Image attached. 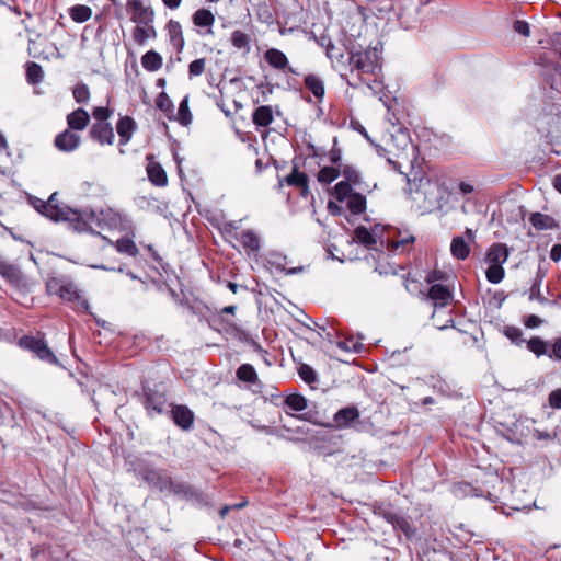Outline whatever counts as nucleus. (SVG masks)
<instances>
[{
	"label": "nucleus",
	"mask_w": 561,
	"mask_h": 561,
	"mask_svg": "<svg viewBox=\"0 0 561 561\" xmlns=\"http://www.w3.org/2000/svg\"><path fill=\"white\" fill-rule=\"evenodd\" d=\"M550 259L553 262H559L561 260V243H556L552 245L550 251Z\"/></svg>",
	"instance_id": "obj_64"
},
{
	"label": "nucleus",
	"mask_w": 561,
	"mask_h": 561,
	"mask_svg": "<svg viewBox=\"0 0 561 561\" xmlns=\"http://www.w3.org/2000/svg\"><path fill=\"white\" fill-rule=\"evenodd\" d=\"M137 128V123L133 117L128 115L121 116L116 123V131L119 137V146H126L131 140L133 135Z\"/></svg>",
	"instance_id": "obj_14"
},
{
	"label": "nucleus",
	"mask_w": 561,
	"mask_h": 561,
	"mask_svg": "<svg viewBox=\"0 0 561 561\" xmlns=\"http://www.w3.org/2000/svg\"><path fill=\"white\" fill-rule=\"evenodd\" d=\"M231 44L234 48L243 50L244 54H249L251 50L250 36L241 30H236L231 33Z\"/></svg>",
	"instance_id": "obj_31"
},
{
	"label": "nucleus",
	"mask_w": 561,
	"mask_h": 561,
	"mask_svg": "<svg viewBox=\"0 0 561 561\" xmlns=\"http://www.w3.org/2000/svg\"><path fill=\"white\" fill-rule=\"evenodd\" d=\"M347 207L354 215H359L366 209V197L360 193H353L347 199Z\"/></svg>",
	"instance_id": "obj_34"
},
{
	"label": "nucleus",
	"mask_w": 561,
	"mask_h": 561,
	"mask_svg": "<svg viewBox=\"0 0 561 561\" xmlns=\"http://www.w3.org/2000/svg\"><path fill=\"white\" fill-rule=\"evenodd\" d=\"M450 251L453 256L458 260H466L470 254V248L462 236L453 238Z\"/></svg>",
	"instance_id": "obj_29"
},
{
	"label": "nucleus",
	"mask_w": 561,
	"mask_h": 561,
	"mask_svg": "<svg viewBox=\"0 0 561 561\" xmlns=\"http://www.w3.org/2000/svg\"><path fill=\"white\" fill-rule=\"evenodd\" d=\"M144 393L146 409L158 414L162 413L167 403L164 392L157 388L144 387Z\"/></svg>",
	"instance_id": "obj_11"
},
{
	"label": "nucleus",
	"mask_w": 561,
	"mask_h": 561,
	"mask_svg": "<svg viewBox=\"0 0 561 561\" xmlns=\"http://www.w3.org/2000/svg\"><path fill=\"white\" fill-rule=\"evenodd\" d=\"M58 296L64 300L77 302L79 308L83 309L87 313H90L88 300L80 296L77 286L72 283H64L62 286H59Z\"/></svg>",
	"instance_id": "obj_17"
},
{
	"label": "nucleus",
	"mask_w": 561,
	"mask_h": 561,
	"mask_svg": "<svg viewBox=\"0 0 561 561\" xmlns=\"http://www.w3.org/2000/svg\"><path fill=\"white\" fill-rule=\"evenodd\" d=\"M359 410L354 407H345L340 409L333 416V427L336 430L354 428L360 431L363 423L359 420Z\"/></svg>",
	"instance_id": "obj_6"
},
{
	"label": "nucleus",
	"mask_w": 561,
	"mask_h": 561,
	"mask_svg": "<svg viewBox=\"0 0 561 561\" xmlns=\"http://www.w3.org/2000/svg\"><path fill=\"white\" fill-rule=\"evenodd\" d=\"M392 138L401 144L403 153L411 157L410 162H412L416 157V147L410 141L408 131L399 129L397 137Z\"/></svg>",
	"instance_id": "obj_32"
},
{
	"label": "nucleus",
	"mask_w": 561,
	"mask_h": 561,
	"mask_svg": "<svg viewBox=\"0 0 561 561\" xmlns=\"http://www.w3.org/2000/svg\"><path fill=\"white\" fill-rule=\"evenodd\" d=\"M92 15V10L82 4H77L70 9V16L77 23L87 22Z\"/></svg>",
	"instance_id": "obj_40"
},
{
	"label": "nucleus",
	"mask_w": 561,
	"mask_h": 561,
	"mask_svg": "<svg viewBox=\"0 0 561 561\" xmlns=\"http://www.w3.org/2000/svg\"><path fill=\"white\" fill-rule=\"evenodd\" d=\"M298 375L308 385H312L318 381L316 370L308 364H301L298 367Z\"/></svg>",
	"instance_id": "obj_47"
},
{
	"label": "nucleus",
	"mask_w": 561,
	"mask_h": 561,
	"mask_svg": "<svg viewBox=\"0 0 561 561\" xmlns=\"http://www.w3.org/2000/svg\"><path fill=\"white\" fill-rule=\"evenodd\" d=\"M128 9L131 11V20L137 25H149L153 21V11L149 7H145L141 0H129L127 3Z\"/></svg>",
	"instance_id": "obj_10"
},
{
	"label": "nucleus",
	"mask_w": 561,
	"mask_h": 561,
	"mask_svg": "<svg viewBox=\"0 0 561 561\" xmlns=\"http://www.w3.org/2000/svg\"><path fill=\"white\" fill-rule=\"evenodd\" d=\"M286 265L287 256L279 252H270L265 257V266L267 268L285 273L286 275H296L302 273L305 270L304 266L286 268Z\"/></svg>",
	"instance_id": "obj_8"
},
{
	"label": "nucleus",
	"mask_w": 561,
	"mask_h": 561,
	"mask_svg": "<svg viewBox=\"0 0 561 561\" xmlns=\"http://www.w3.org/2000/svg\"><path fill=\"white\" fill-rule=\"evenodd\" d=\"M285 404L293 411L300 412L304 411L307 405V399L300 393H291L285 398Z\"/></svg>",
	"instance_id": "obj_38"
},
{
	"label": "nucleus",
	"mask_w": 561,
	"mask_h": 561,
	"mask_svg": "<svg viewBox=\"0 0 561 561\" xmlns=\"http://www.w3.org/2000/svg\"><path fill=\"white\" fill-rule=\"evenodd\" d=\"M513 28L516 33L528 37L530 35V27L526 21L516 20L513 24Z\"/></svg>",
	"instance_id": "obj_58"
},
{
	"label": "nucleus",
	"mask_w": 561,
	"mask_h": 561,
	"mask_svg": "<svg viewBox=\"0 0 561 561\" xmlns=\"http://www.w3.org/2000/svg\"><path fill=\"white\" fill-rule=\"evenodd\" d=\"M379 514L386 519L387 523L392 525L396 530L403 533L408 539H411L415 536V529L411 526L410 522L403 514L391 508L381 507L379 508Z\"/></svg>",
	"instance_id": "obj_7"
},
{
	"label": "nucleus",
	"mask_w": 561,
	"mask_h": 561,
	"mask_svg": "<svg viewBox=\"0 0 561 561\" xmlns=\"http://www.w3.org/2000/svg\"><path fill=\"white\" fill-rule=\"evenodd\" d=\"M327 57L334 61H341L343 59L344 55L341 53L339 48H336L331 41H328L327 49H325Z\"/></svg>",
	"instance_id": "obj_55"
},
{
	"label": "nucleus",
	"mask_w": 561,
	"mask_h": 561,
	"mask_svg": "<svg viewBox=\"0 0 561 561\" xmlns=\"http://www.w3.org/2000/svg\"><path fill=\"white\" fill-rule=\"evenodd\" d=\"M134 470L149 486L161 492L169 490L172 485L171 478L164 470L156 468L145 459H138L134 465Z\"/></svg>",
	"instance_id": "obj_4"
},
{
	"label": "nucleus",
	"mask_w": 561,
	"mask_h": 561,
	"mask_svg": "<svg viewBox=\"0 0 561 561\" xmlns=\"http://www.w3.org/2000/svg\"><path fill=\"white\" fill-rule=\"evenodd\" d=\"M141 65L147 71H157L162 67V57L157 51L149 50L141 57Z\"/></svg>",
	"instance_id": "obj_33"
},
{
	"label": "nucleus",
	"mask_w": 561,
	"mask_h": 561,
	"mask_svg": "<svg viewBox=\"0 0 561 561\" xmlns=\"http://www.w3.org/2000/svg\"><path fill=\"white\" fill-rule=\"evenodd\" d=\"M115 248L119 253L127 254L129 256H137L139 250L136 243L129 238H121L115 242Z\"/></svg>",
	"instance_id": "obj_37"
},
{
	"label": "nucleus",
	"mask_w": 561,
	"mask_h": 561,
	"mask_svg": "<svg viewBox=\"0 0 561 561\" xmlns=\"http://www.w3.org/2000/svg\"><path fill=\"white\" fill-rule=\"evenodd\" d=\"M367 47L366 49H357L355 46L348 50V66L352 72H357L358 77L363 75H375L381 68L379 46Z\"/></svg>",
	"instance_id": "obj_3"
},
{
	"label": "nucleus",
	"mask_w": 561,
	"mask_h": 561,
	"mask_svg": "<svg viewBox=\"0 0 561 561\" xmlns=\"http://www.w3.org/2000/svg\"><path fill=\"white\" fill-rule=\"evenodd\" d=\"M337 347L345 352L360 353L364 350V345L354 339H345L337 342Z\"/></svg>",
	"instance_id": "obj_49"
},
{
	"label": "nucleus",
	"mask_w": 561,
	"mask_h": 561,
	"mask_svg": "<svg viewBox=\"0 0 561 561\" xmlns=\"http://www.w3.org/2000/svg\"><path fill=\"white\" fill-rule=\"evenodd\" d=\"M18 346L24 351L35 353V336L33 335H21L18 333V340L15 341Z\"/></svg>",
	"instance_id": "obj_51"
},
{
	"label": "nucleus",
	"mask_w": 561,
	"mask_h": 561,
	"mask_svg": "<svg viewBox=\"0 0 561 561\" xmlns=\"http://www.w3.org/2000/svg\"><path fill=\"white\" fill-rule=\"evenodd\" d=\"M306 88L313 94V96L321 101L324 96V83L323 80L316 75H307L304 79Z\"/></svg>",
	"instance_id": "obj_26"
},
{
	"label": "nucleus",
	"mask_w": 561,
	"mask_h": 561,
	"mask_svg": "<svg viewBox=\"0 0 561 561\" xmlns=\"http://www.w3.org/2000/svg\"><path fill=\"white\" fill-rule=\"evenodd\" d=\"M548 356L550 358L561 360V337H558L553 341L551 346V353H549Z\"/></svg>",
	"instance_id": "obj_61"
},
{
	"label": "nucleus",
	"mask_w": 561,
	"mask_h": 561,
	"mask_svg": "<svg viewBox=\"0 0 561 561\" xmlns=\"http://www.w3.org/2000/svg\"><path fill=\"white\" fill-rule=\"evenodd\" d=\"M378 227H375L373 231H369L364 226H358L354 230V240L366 248L370 249L377 243L376 233Z\"/></svg>",
	"instance_id": "obj_25"
},
{
	"label": "nucleus",
	"mask_w": 561,
	"mask_h": 561,
	"mask_svg": "<svg viewBox=\"0 0 561 561\" xmlns=\"http://www.w3.org/2000/svg\"><path fill=\"white\" fill-rule=\"evenodd\" d=\"M548 401L552 409H561V388L552 390L548 396Z\"/></svg>",
	"instance_id": "obj_57"
},
{
	"label": "nucleus",
	"mask_w": 561,
	"mask_h": 561,
	"mask_svg": "<svg viewBox=\"0 0 561 561\" xmlns=\"http://www.w3.org/2000/svg\"><path fill=\"white\" fill-rule=\"evenodd\" d=\"M486 279L492 284H499L505 276L503 265L489 264L485 272Z\"/></svg>",
	"instance_id": "obj_43"
},
{
	"label": "nucleus",
	"mask_w": 561,
	"mask_h": 561,
	"mask_svg": "<svg viewBox=\"0 0 561 561\" xmlns=\"http://www.w3.org/2000/svg\"><path fill=\"white\" fill-rule=\"evenodd\" d=\"M249 256L256 255L260 250V238L252 230H245L236 239Z\"/></svg>",
	"instance_id": "obj_18"
},
{
	"label": "nucleus",
	"mask_w": 561,
	"mask_h": 561,
	"mask_svg": "<svg viewBox=\"0 0 561 561\" xmlns=\"http://www.w3.org/2000/svg\"><path fill=\"white\" fill-rule=\"evenodd\" d=\"M236 375L243 382L255 383L259 380L256 370L251 364L240 365Z\"/></svg>",
	"instance_id": "obj_35"
},
{
	"label": "nucleus",
	"mask_w": 561,
	"mask_h": 561,
	"mask_svg": "<svg viewBox=\"0 0 561 561\" xmlns=\"http://www.w3.org/2000/svg\"><path fill=\"white\" fill-rule=\"evenodd\" d=\"M55 146L64 152L75 151L81 144V137L71 129H66L55 138Z\"/></svg>",
	"instance_id": "obj_13"
},
{
	"label": "nucleus",
	"mask_w": 561,
	"mask_h": 561,
	"mask_svg": "<svg viewBox=\"0 0 561 561\" xmlns=\"http://www.w3.org/2000/svg\"><path fill=\"white\" fill-rule=\"evenodd\" d=\"M265 61L276 70H285L288 68V58L287 56L277 48H268L264 53Z\"/></svg>",
	"instance_id": "obj_21"
},
{
	"label": "nucleus",
	"mask_w": 561,
	"mask_h": 561,
	"mask_svg": "<svg viewBox=\"0 0 561 561\" xmlns=\"http://www.w3.org/2000/svg\"><path fill=\"white\" fill-rule=\"evenodd\" d=\"M37 213L53 221H67L77 232L100 234L111 227L112 213L110 210H79L68 206H60L57 193L50 195L47 202L37 198Z\"/></svg>",
	"instance_id": "obj_1"
},
{
	"label": "nucleus",
	"mask_w": 561,
	"mask_h": 561,
	"mask_svg": "<svg viewBox=\"0 0 561 561\" xmlns=\"http://www.w3.org/2000/svg\"><path fill=\"white\" fill-rule=\"evenodd\" d=\"M284 181L290 186L301 187L304 196L308 193V176L305 173L299 172L296 167Z\"/></svg>",
	"instance_id": "obj_30"
},
{
	"label": "nucleus",
	"mask_w": 561,
	"mask_h": 561,
	"mask_svg": "<svg viewBox=\"0 0 561 561\" xmlns=\"http://www.w3.org/2000/svg\"><path fill=\"white\" fill-rule=\"evenodd\" d=\"M62 284L64 283H61L58 279H51V280L47 282V284H46L47 293L49 295H58L59 286H62Z\"/></svg>",
	"instance_id": "obj_63"
},
{
	"label": "nucleus",
	"mask_w": 561,
	"mask_h": 561,
	"mask_svg": "<svg viewBox=\"0 0 561 561\" xmlns=\"http://www.w3.org/2000/svg\"><path fill=\"white\" fill-rule=\"evenodd\" d=\"M147 174L149 181L156 186L163 187L168 184V176L164 169L156 161H150L147 164Z\"/></svg>",
	"instance_id": "obj_22"
},
{
	"label": "nucleus",
	"mask_w": 561,
	"mask_h": 561,
	"mask_svg": "<svg viewBox=\"0 0 561 561\" xmlns=\"http://www.w3.org/2000/svg\"><path fill=\"white\" fill-rule=\"evenodd\" d=\"M510 256V250L504 243H494L486 252L488 264L503 265Z\"/></svg>",
	"instance_id": "obj_20"
},
{
	"label": "nucleus",
	"mask_w": 561,
	"mask_h": 561,
	"mask_svg": "<svg viewBox=\"0 0 561 561\" xmlns=\"http://www.w3.org/2000/svg\"><path fill=\"white\" fill-rule=\"evenodd\" d=\"M428 385L436 393H439L443 397L451 398L457 393L455 385L440 377L432 376L428 380Z\"/></svg>",
	"instance_id": "obj_23"
},
{
	"label": "nucleus",
	"mask_w": 561,
	"mask_h": 561,
	"mask_svg": "<svg viewBox=\"0 0 561 561\" xmlns=\"http://www.w3.org/2000/svg\"><path fill=\"white\" fill-rule=\"evenodd\" d=\"M172 420L176 426L184 431L192 428L194 423V412L188 407L183 404H175L171 408Z\"/></svg>",
	"instance_id": "obj_12"
},
{
	"label": "nucleus",
	"mask_w": 561,
	"mask_h": 561,
	"mask_svg": "<svg viewBox=\"0 0 561 561\" xmlns=\"http://www.w3.org/2000/svg\"><path fill=\"white\" fill-rule=\"evenodd\" d=\"M91 138L101 145H113L115 135L110 123H94L90 129Z\"/></svg>",
	"instance_id": "obj_15"
},
{
	"label": "nucleus",
	"mask_w": 561,
	"mask_h": 561,
	"mask_svg": "<svg viewBox=\"0 0 561 561\" xmlns=\"http://www.w3.org/2000/svg\"><path fill=\"white\" fill-rule=\"evenodd\" d=\"M157 107L164 113L173 112V103L165 92H161L156 100Z\"/></svg>",
	"instance_id": "obj_50"
},
{
	"label": "nucleus",
	"mask_w": 561,
	"mask_h": 561,
	"mask_svg": "<svg viewBox=\"0 0 561 561\" xmlns=\"http://www.w3.org/2000/svg\"><path fill=\"white\" fill-rule=\"evenodd\" d=\"M551 88L558 92H561V66L558 65L553 68L551 73Z\"/></svg>",
	"instance_id": "obj_56"
},
{
	"label": "nucleus",
	"mask_w": 561,
	"mask_h": 561,
	"mask_svg": "<svg viewBox=\"0 0 561 561\" xmlns=\"http://www.w3.org/2000/svg\"><path fill=\"white\" fill-rule=\"evenodd\" d=\"M527 348L534 353L537 357L548 355V344L539 336H534L527 342Z\"/></svg>",
	"instance_id": "obj_39"
},
{
	"label": "nucleus",
	"mask_w": 561,
	"mask_h": 561,
	"mask_svg": "<svg viewBox=\"0 0 561 561\" xmlns=\"http://www.w3.org/2000/svg\"><path fill=\"white\" fill-rule=\"evenodd\" d=\"M25 67L27 82L30 84H35V61H27Z\"/></svg>",
	"instance_id": "obj_62"
},
{
	"label": "nucleus",
	"mask_w": 561,
	"mask_h": 561,
	"mask_svg": "<svg viewBox=\"0 0 561 561\" xmlns=\"http://www.w3.org/2000/svg\"><path fill=\"white\" fill-rule=\"evenodd\" d=\"M73 99L77 103L87 104L90 100V90L85 83H78L72 89Z\"/></svg>",
	"instance_id": "obj_46"
},
{
	"label": "nucleus",
	"mask_w": 561,
	"mask_h": 561,
	"mask_svg": "<svg viewBox=\"0 0 561 561\" xmlns=\"http://www.w3.org/2000/svg\"><path fill=\"white\" fill-rule=\"evenodd\" d=\"M529 222L536 230H550L557 226L556 220L551 216L538 211L530 214Z\"/></svg>",
	"instance_id": "obj_27"
},
{
	"label": "nucleus",
	"mask_w": 561,
	"mask_h": 561,
	"mask_svg": "<svg viewBox=\"0 0 561 561\" xmlns=\"http://www.w3.org/2000/svg\"><path fill=\"white\" fill-rule=\"evenodd\" d=\"M0 275L13 285L14 299L19 304L27 306L26 294L28 290L22 272L15 265L0 260Z\"/></svg>",
	"instance_id": "obj_5"
},
{
	"label": "nucleus",
	"mask_w": 561,
	"mask_h": 561,
	"mask_svg": "<svg viewBox=\"0 0 561 561\" xmlns=\"http://www.w3.org/2000/svg\"><path fill=\"white\" fill-rule=\"evenodd\" d=\"M353 193L352 183L347 181H340L334 186V196L339 202L346 201Z\"/></svg>",
	"instance_id": "obj_44"
},
{
	"label": "nucleus",
	"mask_w": 561,
	"mask_h": 561,
	"mask_svg": "<svg viewBox=\"0 0 561 561\" xmlns=\"http://www.w3.org/2000/svg\"><path fill=\"white\" fill-rule=\"evenodd\" d=\"M408 186L412 201L422 213L432 211L443 198L440 184L427 176L414 178L413 181L409 180Z\"/></svg>",
	"instance_id": "obj_2"
},
{
	"label": "nucleus",
	"mask_w": 561,
	"mask_h": 561,
	"mask_svg": "<svg viewBox=\"0 0 561 561\" xmlns=\"http://www.w3.org/2000/svg\"><path fill=\"white\" fill-rule=\"evenodd\" d=\"M340 174H342L345 178L344 181H347L348 183H352L354 185L359 184L360 174L355 167L348 165V164H343L340 168Z\"/></svg>",
	"instance_id": "obj_45"
},
{
	"label": "nucleus",
	"mask_w": 561,
	"mask_h": 561,
	"mask_svg": "<svg viewBox=\"0 0 561 561\" xmlns=\"http://www.w3.org/2000/svg\"><path fill=\"white\" fill-rule=\"evenodd\" d=\"M253 123L257 127H267L273 122V111L270 105L259 106L252 115Z\"/></svg>",
	"instance_id": "obj_28"
},
{
	"label": "nucleus",
	"mask_w": 561,
	"mask_h": 561,
	"mask_svg": "<svg viewBox=\"0 0 561 561\" xmlns=\"http://www.w3.org/2000/svg\"><path fill=\"white\" fill-rule=\"evenodd\" d=\"M178 121L181 125L187 126L192 123V114L188 107V96L186 95L179 104Z\"/></svg>",
	"instance_id": "obj_41"
},
{
	"label": "nucleus",
	"mask_w": 561,
	"mask_h": 561,
	"mask_svg": "<svg viewBox=\"0 0 561 561\" xmlns=\"http://www.w3.org/2000/svg\"><path fill=\"white\" fill-rule=\"evenodd\" d=\"M37 359L47 363L50 366L58 367L66 370L64 365V357L57 356L51 348L48 347L46 341L43 339L42 333L37 331Z\"/></svg>",
	"instance_id": "obj_9"
},
{
	"label": "nucleus",
	"mask_w": 561,
	"mask_h": 561,
	"mask_svg": "<svg viewBox=\"0 0 561 561\" xmlns=\"http://www.w3.org/2000/svg\"><path fill=\"white\" fill-rule=\"evenodd\" d=\"M240 225L238 221H229L225 224L222 231L224 233L230 236L234 240L240 236L237 230L239 229Z\"/></svg>",
	"instance_id": "obj_60"
},
{
	"label": "nucleus",
	"mask_w": 561,
	"mask_h": 561,
	"mask_svg": "<svg viewBox=\"0 0 561 561\" xmlns=\"http://www.w3.org/2000/svg\"><path fill=\"white\" fill-rule=\"evenodd\" d=\"M215 22V15L207 9H198L193 14V23L199 27H210Z\"/></svg>",
	"instance_id": "obj_36"
},
{
	"label": "nucleus",
	"mask_w": 561,
	"mask_h": 561,
	"mask_svg": "<svg viewBox=\"0 0 561 561\" xmlns=\"http://www.w3.org/2000/svg\"><path fill=\"white\" fill-rule=\"evenodd\" d=\"M112 114V111L108 107L98 106L93 108L92 115L95 119L100 122L106 121Z\"/></svg>",
	"instance_id": "obj_59"
},
{
	"label": "nucleus",
	"mask_w": 561,
	"mask_h": 561,
	"mask_svg": "<svg viewBox=\"0 0 561 561\" xmlns=\"http://www.w3.org/2000/svg\"><path fill=\"white\" fill-rule=\"evenodd\" d=\"M505 335L516 345H520L522 343L526 342L523 339V332L520 329L515 327H508L505 330Z\"/></svg>",
	"instance_id": "obj_53"
},
{
	"label": "nucleus",
	"mask_w": 561,
	"mask_h": 561,
	"mask_svg": "<svg viewBox=\"0 0 561 561\" xmlns=\"http://www.w3.org/2000/svg\"><path fill=\"white\" fill-rule=\"evenodd\" d=\"M90 122V115L84 108H77L67 115L69 129L73 131L83 130Z\"/></svg>",
	"instance_id": "obj_19"
},
{
	"label": "nucleus",
	"mask_w": 561,
	"mask_h": 561,
	"mask_svg": "<svg viewBox=\"0 0 561 561\" xmlns=\"http://www.w3.org/2000/svg\"><path fill=\"white\" fill-rule=\"evenodd\" d=\"M167 30L172 46L176 49V51H181L185 44L181 24L178 21L171 20L167 24Z\"/></svg>",
	"instance_id": "obj_24"
},
{
	"label": "nucleus",
	"mask_w": 561,
	"mask_h": 561,
	"mask_svg": "<svg viewBox=\"0 0 561 561\" xmlns=\"http://www.w3.org/2000/svg\"><path fill=\"white\" fill-rule=\"evenodd\" d=\"M206 60L204 58L195 59L188 65V73L191 77L201 76L205 70Z\"/></svg>",
	"instance_id": "obj_52"
},
{
	"label": "nucleus",
	"mask_w": 561,
	"mask_h": 561,
	"mask_svg": "<svg viewBox=\"0 0 561 561\" xmlns=\"http://www.w3.org/2000/svg\"><path fill=\"white\" fill-rule=\"evenodd\" d=\"M427 297L432 300L434 308L437 309L449 305L453 299V294L447 286L433 284L430 287Z\"/></svg>",
	"instance_id": "obj_16"
},
{
	"label": "nucleus",
	"mask_w": 561,
	"mask_h": 561,
	"mask_svg": "<svg viewBox=\"0 0 561 561\" xmlns=\"http://www.w3.org/2000/svg\"><path fill=\"white\" fill-rule=\"evenodd\" d=\"M151 34H154L153 27L146 28L145 25H137L134 28L133 36L136 43L142 45Z\"/></svg>",
	"instance_id": "obj_48"
},
{
	"label": "nucleus",
	"mask_w": 561,
	"mask_h": 561,
	"mask_svg": "<svg viewBox=\"0 0 561 561\" xmlns=\"http://www.w3.org/2000/svg\"><path fill=\"white\" fill-rule=\"evenodd\" d=\"M19 331L15 328H0V340L8 343H15Z\"/></svg>",
	"instance_id": "obj_54"
},
{
	"label": "nucleus",
	"mask_w": 561,
	"mask_h": 561,
	"mask_svg": "<svg viewBox=\"0 0 561 561\" xmlns=\"http://www.w3.org/2000/svg\"><path fill=\"white\" fill-rule=\"evenodd\" d=\"M340 175V169L336 167H323L318 173V181L322 184L332 183Z\"/></svg>",
	"instance_id": "obj_42"
}]
</instances>
